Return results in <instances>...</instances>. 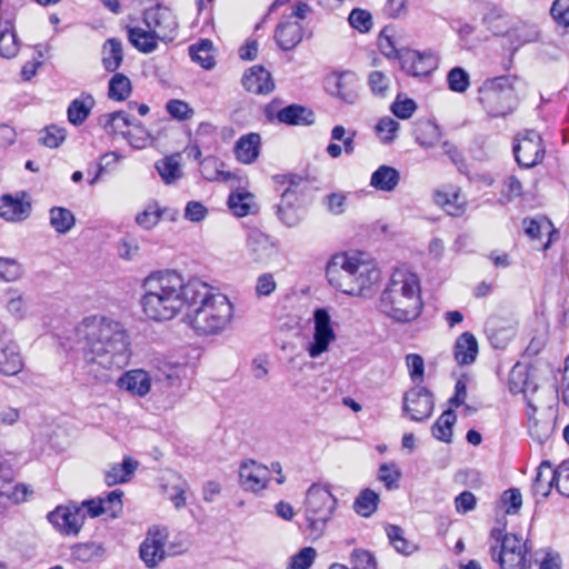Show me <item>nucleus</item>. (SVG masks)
<instances>
[{
  "instance_id": "nucleus-52",
  "label": "nucleus",
  "mask_w": 569,
  "mask_h": 569,
  "mask_svg": "<svg viewBox=\"0 0 569 569\" xmlns=\"http://www.w3.org/2000/svg\"><path fill=\"white\" fill-rule=\"evenodd\" d=\"M390 78L381 71H372L368 76V86L377 97H386L390 89Z\"/></svg>"
},
{
  "instance_id": "nucleus-37",
  "label": "nucleus",
  "mask_w": 569,
  "mask_h": 569,
  "mask_svg": "<svg viewBox=\"0 0 569 569\" xmlns=\"http://www.w3.org/2000/svg\"><path fill=\"white\" fill-rule=\"evenodd\" d=\"M435 201L450 216L458 217L465 212L466 202L458 191H438L435 193Z\"/></svg>"
},
{
  "instance_id": "nucleus-1",
  "label": "nucleus",
  "mask_w": 569,
  "mask_h": 569,
  "mask_svg": "<svg viewBox=\"0 0 569 569\" xmlns=\"http://www.w3.org/2000/svg\"><path fill=\"white\" fill-rule=\"evenodd\" d=\"M83 359L103 369H121L128 365L131 350L124 326L106 316L86 317L77 327Z\"/></svg>"
},
{
  "instance_id": "nucleus-16",
  "label": "nucleus",
  "mask_w": 569,
  "mask_h": 569,
  "mask_svg": "<svg viewBox=\"0 0 569 569\" xmlns=\"http://www.w3.org/2000/svg\"><path fill=\"white\" fill-rule=\"evenodd\" d=\"M358 82L355 72H333L326 79V88L330 94L352 104L358 100Z\"/></svg>"
},
{
  "instance_id": "nucleus-20",
  "label": "nucleus",
  "mask_w": 569,
  "mask_h": 569,
  "mask_svg": "<svg viewBox=\"0 0 569 569\" xmlns=\"http://www.w3.org/2000/svg\"><path fill=\"white\" fill-rule=\"evenodd\" d=\"M247 250L252 261L258 263L268 262L276 253L274 246L269 237L258 230L248 234Z\"/></svg>"
},
{
  "instance_id": "nucleus-35",
  "label": "nucleus",
  "mask_w": 569,
  "mask_h": 569,
  "mask_svg": "<svg viewBox=\"0 0 569 569\" xmlns=\"http://www.w3.org/2000/svg\"><path fill=\"white\" fill-rule=\"evenodd\" d=\"M18 51L19 46L12 22L0 18V56L10 59L13 58Z\"/></svg>"
},
{
  "instance_id": "nucleus-61",
  "label": "nucleus",
  "mask_w": 569,
  "mask_h": 569,
  "mask_svg": "<svg viewBox=\"0 0 569 569\" xmlns=\"http://www.w3.org/2000/svg\"><path fill=\"white\" fill-rule=\"evenodd\" d=\"M31 493L29 488L24 485H16L8 491L0 492V505L11 501L14 505L26 501L28 495Z\"/></svg>"
},
{
  "instance_id": "nucleus-21",
  "label": "nucleus",
  "mask_w": 569,
  "mask_h": 569,
  "mask_svg": "<svg viewBox=\"0 0 569 569\" xmlns=\"http://www.w3.org/2000/svg\"><path fill=\"white\" fill-rule=\"evenodd\" d=\"M242 86L249 92L267 94L274 89L270 72L262 66H253L242 77Z\"/></svg>"
},
{
  "instance_id": "nucleus-62",
  "label": "nucleus",
  "mask_w": 569,
  "mask_h": 569,
  "mask_svg": "<svg viewBox=\"0 0 569 569\" xmlns=\"http://www.w3.org/2000/svg\"><path fill=\"white\" fill-rule=\"evenodd\" d=\"M167 111L178 120H187L193 116V109L182 100L168 101Z\"/></svg>"
},
{
  "instance_id": "nucleus-44",
  "label": "nucleus",
  "mask_w": 569,
  "mask_h": 569,
  "mask_svg": "<svg viewBox=\"0 0 569 569\" xmlns=\"http://www.w3.org/2000/svg\"><path fill=\"white\" fill-rule=\"evenodd\" d=\"M131 92V81L123 73H116L109 81L108 96L111 100L123 101Z\"/></svg>"
},
{
  "instance_id": "nucleus-45",
  "label": "nucleus",
  "mask_w": 569,
  "mask_h": 569,
  "mask_svg": "<svg viewBox=\"0 0 569 569\" xmlns=\"http://www.w3.org/2000/svg\"><path fill=\"white\" fill-rule=\"evenodd\" d=\"M316 117L311 109L299 104L287 106V124L310 126Z\"/></svg>"
},
{
  "instance_id": "nucleus-55",
  "label": "nucleus",
  "mask_w": 569,
  "mask_h": 569,
  "mask_svg": "<svg viewBox=\"0 0 569 569\" xmlns=\"http://www.w3.org/2000/svg\"><path fill=\"white\" fill-rule=\"evenodd\" d=\"M417 110V103L413 99L397 96L391 104L392 113L399 119H409Z\"/></svg>"
},
{
  "instance_id": "nucleus-48",
  "label": "nucleus",
  "mask_w": 569,
  "mask_h": 569,
  "mask_svg": "<svg viewBox=\"0 0 569 569\" xmlns=\"http://www.w3.org/2000/svg\"><path fill=\"white\" fill-rule=\"evenodd\" d=\"M318 552L312 547H305L290 558L287 569H310L315 563Z\"/></svg>"
},
{
  "instance_id": "nucleus-27",
  "label": "nucleus",
  "mask_w": 569,
  "mask_h": 569,
  "mask_svg": "<svg viewBox=\"0 0 569 569\" xmlns=\"http://www.w3.org/2000/svg\"><path fill=\"white\" fill-rule=\"evenodd\" d=\"M400 182V172L390 166L382 164L372 172L370 186L383 192H392Z\"/></svg>"
},
{
  "instance_id": "nucleus-32",
  "label": "nucleus",
  "mask_w": 569,
  "mask_h": 569,
  "mask_svg": "<svg viewBox=\"0 0 569 569\" xmlns=\"http://www.w3.org/2000/svg\"><path fill=\"white\" fill-rule=\"evenodd\" d=\"M156 169L166 184H172L182 177L180 154L174 153L156 162Z\"/></svg>"
},
{
  "instance_id": "nucleus-17",
  "label": "nucleus",
  "mask_w": 569,
  "mask_h": 569,
  "mask_svg": "<svg viewBox=\"0 0 569 569\" xmlns=\"http://www.w3.org/2000/svg\"><path fill=\"white\" fill-rule=\"evenodd\" d=\"M399 61L401 69L413 77L427 76L435 68V60L431 53L411 49H400Z\"/></svg>"
},
{
  "instance_id": "nucleus-31",
  "label": "nucleus",
  "mask_w": 569,
  "mask_h": 569,
  "mask_svg": "<svg viewBox=\"0 0 569 569\" xmlns=\"http://www.w3.org/2000/svg\"><path fill=\"white\" fill-rule=\"evenodd\" d=\"M555 485L557 486L556 469H552L549 461H542L532 485L533 493L547 498Z\"/></svg>"
},
{
  "instance_id": "nucleus-13",
  "label": "nucleus",
  "mask_w": 569,
  "mask_h": 569,
  "mask_svg": "<svg viewBox=\"0 0 569 569\" xmlns=\"http://www.w3.org/2000/svg\"><path fill=\"white\" fill-rule=\"evenodd\" d=\"M143 21L161 41L172 40L178 28L173 12L162 6L146 10Z\"/></svg>"
},
{
  "instance_id": "nucleus-57",
  "label": "nucleus",
  "mask_w": 569,
  "mask_h": 569,
  "mask_svg": "<svg viewBox=\"0 0 569 569\" xmlns=\"http://www.w3.org/2000/svg\"><path fill=\"white\" fill-rule=\"evenodd\" d=\"M351 569H377L376 559L368 550L355 549L350 557Z\"/></svg>"
},
{
  "instance_id": "nucleus-24",
  "label": "nucleus",
  "mask_w": 569,
  "mask_h": 569,
  "mask_svg": "<svg viewBox=\"0 0 569 569\" xmlns=\"http://www.w3.org/2000/svg\"><path fill=\"white\" fill-rule=\"evenodd\" d=\"M31 206L23 202L20 198L11 194H3L0 198V217L7 221L16 222L29 217Z\"/></svg>"
},
{
  "instance_id": "nucleus-4",
  "label": "nucleus",
  "mask_w": 569,
  "mask_h": 569,
  "mask_svg": "<svg viewBox=\"0 0 569 569\" xmlns=\"http://www.w3.org/2000/svg\"><path fill=\"white\" fill-rule=\"evenodd\" d=\"M379 278L377 263L363 252H339L333 254L327 263L329 283L347 295H362Z\"/></svg>"
},
{
  "instance_id": "nucleus-41",
  "label": "nucleus",
  "mask_w": 569,
  "mask_h": 569,
  "mask_svg": "<svg viewBox=\"0 0 569 569\" xmlns=\"http://www.w3.org/2000/svg\"><path fill=\"white\" fill-rule=\"evenodd\" d=\"M76 223L73 213L62 207H53L50 209V226L58 233H67Z\"/></svg>"
},
{
  "instance_id": "nucleus-42",
  "label": "nucleus",
  "mask_w": 569,
  "mask_h": 569,
  "mask_svg": "<svg viewBox=\"0 0 569 569\" xmlns=\"http://www.w3.org/2000/svg\"><path fill=\"white\" fill-rule=\"evenodd\" d=\"M379 495L371 489L360 491L353 502V510L361 517H370L378 507Z\"/></svg>"
},
{
  "instance_id": "nucleus-23",
  "label": "nucleus",
  "mask_w": 569,
  "mask_h": 569,
  "mask_svg": "<svg viewBox=\"0 0 569 569\" xmlns=\"http://www.w3.org/2000/svg\"><path fill=\"white\" fill-rule=\"evenodd\" d=\"M23 360L19 347L13 341L0 345V372L6 376H16L23 369Z\"/></svg>"
},
{
  "instance_id": "nucleus-59",
  "label": "nucleus",
  "mask_w": 569,
  "mask_h": 569,
  "mask_svg": "<svg viewBox=\"0 0 569 569\" xmlns=\"http://www.w3.org/2000/svg\"><path fill=\"white\" fill-rule=\"evenodd\" d=\"M348 20L350 26L360 32H367L372 27L371 14L362 9H353L349 14Z\"/></svg>"
},
{
  "instance_id": "nucleus-2",
  "label": "nucleus",
  "mask_w": 569,
  "mask_h": 569,
  "mask_svg": "<svg viewBox=\"0 0 569 569\" xmlns=\"http://www.w3.org/2000/svg\"><path fill=\"white\" fill-rule=\"evenodd\" d=\"M189 279L174 271L162 270L149 274L142 283L143 313L156 321L173 319L187 308Z\"/></svg>"
},
{
  "instance_id": "nucleus-25",
  "label": "nucleus",
  "mask_w": 569,
  "mask_h": 569,
  "mask_svg": "<svg viewBox=\"0 0 569 569\" xmlns=\"http://www.w3.org/2000/svg\"><path fill=\"white\" fill-rule=\"evenodd\" d=\"M96 106L92 94L82 92L78 98L73 99L67 110L68 120L73 126H81L90 116Z\"/></svg>"
},
{
  "instance_id": "nucleus-12",
  "label": "nucleus",
  "mask_w": 569,
  "mask_h": 569,
  "mask_svg": "<svg viewBox=\"0 0 569 569\" xmlns=\"http://www.w3.org/2000/svg\"><path fill=\"white\" fill-rule=\"evenodd\" d=\"M84 513L77 503L58 506L47 516L48 521L61 533L77 536L84 522Z\"/></svg>"
},
{
  "instance_id": "nucleus-43",
  "label": "nucleus",
  "mask_w": 569,
  "mask_h": 569,
  "mask_svg": "<svg viewBox=\"0 0 569 569\" xmlns=\"http://www.w3.org/2000/svg\"><path fill=\"white\" fill-rule=\"evenodd\" d=\"M529 433L540 445L545 443L553 431V423L550 419H537L536 413L528 412Z\"/></svg>"
},
{
  "instance_id": "nucleus-9",
  "label": "nucleus",
  "mask_w": 569,
  "mask_h": 569,
  "mask_svg": "<svg viewBox=\"0 0 569 569\" xmlns=\"http://www.w3.org/2000/svg\"><path fill=\"white\" fill-rule=\"evenodd\" d=\"M509 389L512 393H523L530 413L551 408L552 390L543 389L530 381L528 372L522 366L516 365L512 368L509 377Z\"/></svg>"
},
{
  "instance_id": "nucleus-19",
  "label": "nucleus",
  "mask_w": 569,
  "mask_h": 569,
  "mask_svg": "<svg viewBox=\"0 0 569 569\" xmlns=\"http://www.w3.org/2000/svg\"><path fill=\"white\" fill-rule=\"evenodd\" d=\"M487 337L496 349H503L513 338L516 330L509 320L491 317L486 323Z\"/></svg>"
},
{
  "instance_id": "nucleus-63",
  "label": "nucleus",
  "mask_w": 569,
  "mask_h": 569,
  "mask_svg": "<svg viewBox=\"0 0 569 569\" xmlns=\"http://www.w3.org/2000/svg\"><path fill=\"white\" fill-rule=\"evenodd\" d=\"M550 13L558 24L569 27V0H555Z\"/></svg>"
},
{
  "instance_id": "nucleus-51",
  "label": "nucleus",
  "mask_w": 569,
  "mask_h": 569,
  "mask_svg": "<svg viewBox=\"0 0 569 569\" xmlns=\"http://www.w3.org/2000/svg\"><path fill=\"white\" fill-rule=\"evenodd\" d=\"M124 138L136 149L144 148L149 139V132L143 124L133 119V124L127 129Z\"/></svg>"
},
{
  "instance_id": "nucleus-28",
  "label": "nucleus",
  "mask_w": 569,
  "mask_h": 569,
  "mask_svg": "<svg viewBox=\"0 0 569 569\" xmlns=\"http://www.w3.org/2000/svg\"><path fill=\"white\" fill-rule=\"evenodd\" d=\"M478 355V341L470 332L460 335L455 345V358L460 366L472 363Z\"/></svg>"
},
{
  "instance_id": "nucleus-6",
  "label": "nucleus",
  "mask_w": 569,
  "mask_h": 569,
  "mask_svg": "<svg viewBox=\"0 0 569 569\" xmlns=\"http://www.w3.org/2000/svg\"><path fill=\"white\" fill-rule=\"evenodd\" d=\"M491 558L498 562L501 569H526L530 565V547L527 540L515 533H505L502 529H492Z\"/></svg>"
},
{
  "instance_id": "nucleus-3",
  "label": "nucleus",
  "mask_w": 569,
  "mask_h": 569,
  "mask_svg": "<svg viewBox=\"0 0 569 569\" xmlns=\"http://www.w3.org/2000/svg\"><path fill=\"white\" fill-rule=\"evenodd\" d=\"M186 318L200 335H217L230 322L232 305L228 298L198 277L189 278Z\"/></svg>"
},
{
  "instance_id": "nucleus-30",
  "label": "nucleus",
  "mask_w": 569,
  "mask_h": 569,
  "mask_svg": "<svg viewBox=\"0 0 569 569\" xmlns=\"http://www.w3.org/2000/svg\"><path fill=\"white\" fill-rule=\"evenodd\" d=\"M99 122L108 134L126 136L127 129L133 124V119L123 110L114 111L100 117Z\"/></svg>"
},
{
  "instance_id": "nucleus-46",
  "label": "nucleus",
  "mask_w": 569,
  "mask_h": 569,
  "mask_svg": "<svg viewBox=\"0 0 569 569\" xmlns=\"http://www.w3.org/2000/svg\"><path fill=\"white\" fill-rule=\"evenodd\" d=\"M386 531L390 543L398 552L410 555L416 550L415 545L405 538L403 530L400 527L390 525L386 528Z\"/></svg>"
},
{
  "instance_id": "nucleus-54",
  "label": "nucleus",
  "mask_w": 569,
  "mask_h": 569,
  "mask_svg": "<svg viewBox=\"0 0 569 569\" xmlns=\"http://www.w3.org/2000/svg\"><path fill=\"white\" fill-rule=\"evenodd\" d=\"M66 139V129L51 124L46 127L40 137V141L43 146L49 148L59 147Z\"/></svg>"
},
{
  "instance_id": "nucleus-29",
  "label": "nucleus",
  "mask_w": 569,
  "mask_h": 569,
  "mask_svg": "<svg viewBox=\"0 0 569 569\" xmlns=\"http://www.w3.org/2000/svg\"><path fill=\"white\" fill-rule=\"evenodd\" d=\"M128 39L130 43L140 52L150 53L158 48L160 38L156 37L152 29L140 27L128 28Z\"/></svg>"
},
{
  "instance_id": "nucleus-39",
  "label": "nucleus",
  "mask_w": 569,
  "mask_h": 569,
  "mask_svg": "<svg viewBox=\"0 0 569 569\" xmlns=\"http://www.w3.org/2000/svg\"><path fill=\"white\" fill-rule=\"evenodd\" d=\"M103 552V547L93 541L74 543L71 547V558L79 562L94 561L102 557Z\"/></svg>"
},
{
  "instance_id": "nucleus-38",
  "label": "nucleus",
  "mask_w": 569,
  "mask_h": 569,
  "mask_svg": "<svg viewBox=\"0 0 569 569\" xmlns=\"http://www.w3.org/2000/svg\"><path fill=\"white\" fill-rule=\"evenodd\" d=\"M456 422V415L451 409L442 412L431 428L432 436L442 442L449 443L452 440V427Z\"/></svg>"
},
{
  "instance_id": "nucleus-7",
  "label": "nucleus",
  "mask_w": 569,
  "mask_h": 569,
  "mask_svg": "<svg viewBox=\"0 0 569 569\" xmlns=\"http://www.w3.org/2000/svg\"><path fill=\"white\" fill-rule=\"evenodd\" d=\"M337 499L330 490L320 485H312L306 495L305 516L309 533L319 538L333 516Z\"/></svg>"
},
{
  "instance_id": "nucleus-56",
  "label": "nucleus",
  "mask_w": 569,
  "mask_h": 569,
  "mask_svg": "<svg viewBox=\"0 0 569 569\" xmlns=\"http://www.w3.org/2000/svg\"><path fill=\"white\" fill-rule=\"evenodd\" d=\"M122 496L123 491L116 489L109 492L106 498H101V501H103L104 512L108 513L111 518L119 517L120 512L122 511Z\"/></svg>"
},
{
  "instance_id": "nucleus-11",
  "label": "nucleus",
  "mask_w": 569,
  "mask_h": 569,
  "mask_svg": "<svg viewBox=\"0 0 569 569\" xmlns=\"http://www.w3.org/2000/svg\"><path fill=\"white\" fill-rule=\"evenodd\" d=\"M168 532L166 528L152 527L140 545L139 555L149 569H154L167 557L166 541Z\"/></svg>"
},
{
  "instance_id": "nucleus-26",
  "label": "nucleus",
  "mask_w": 569,
  "mask_h": 569,
  "mask_svg": "<svg viewBox=\"0 0 569 569\" xmlns=\"http://www.w3.org/2000/svg\"><path fill=\"white\" fill-rule=\"evenodd\" d=\"M260 136L254 132L240 137L234 144L236 158L244 164L253 163L260 153Z\"/></svg>"
},
{
  "instance_id": "nucleus-50",
  "label": "nucleus",
  "mask_w": 569,
  "mask_h": 569,
  "mask_svg": "<svg viewBox=\"0 0 569 569\" xmlns=\"http://www.w3.org/2000/svg\"><path fill=\"white\" fill-rule=\"evenodd\" d=\"M447 81L449 89L458 93L465 92L470 86L469 73L460 67H455L449 71Z\"/></svg>"
},
{
  "instance_id": "nucleus-5",
  "label": "nucleus",
  "mask_w": 569,
  "mask_h": 569,
  "mask_svg": "<svg viewBox=\"0 0 569 569\" xmlns=\"http://www.w3.org/2000/svg\"><path fill=\"white\" fill-rule=\"evenodd\" d=\"M380 309L399 322L415 320L422 309L418 277L407 270H396L381 293Z\"/></svg>"
},
{
  "instance_id": "nucleus-58",
  "label": "nucleus",
  "mask_w": 569,
  "mask_h": 569,
  "mask_svg": "<svg viewBox=\"0 0 569 569\" xmlns=\"http://www.w3.org/2000/svg\"><path fill=\"white\" fill-rule=\"evenodd\" d=\"M399 122L392 118H382L376 126L377 133L382 142L389 143L395 140L399 130Z\"/></svg>"
},
{
  "instance_id": "nucleus-60",
  "label": "nucleus",
  "mask_w": 569,
  "mask_h": 569,
  "mask_svg": "<svg viewBox=\"0 0 569 569\" xmlns=\"http://www.w3.org/2000/svg\"><path fill=\"white\" fill-rule=\"evenodd\" d=\"M21 276L20 264L8 258H0V280L14 281Z\"/></svg>"
},
{
  "instance_id": "nucleus-64",
  "label": "nucleus",
  "mask_w": 569,
  "mask_h": 569,
  "mask_svg": "<svg viewBox=\"0 0 569 569\" xmlns=\"http://www.w3.org/2000/svg\"><path fill=\"white\" fill-rule=\"evenodd\" d=\"M557 490L569 498V460L561 462L556 469Z\"/></svg>"
},
{
  "instance_id": "nucleus-36",
  "label": "nucleus",
  "mask_w": 569,
  "mask_h": 569,
  "mask_svg": "<svg viewBox=\"0 0 569 569\" xmlns=\"http://www.w3.org/2000/svg\"><path fill=\"white\" fill-rule=\"evenodd\" d=\"M138 462L131 458H124L122 463L113 465L104 473V481L108 486L127 482L136 471Z\"/></svg>"
},
{
  "instance_id": "nucleus-34",
  "label": "nucleus",
  "mask_w": 569,
  "mask_h": 569,
  "mask_svg": "<svg viewBox=\"0 0 569 569\" xmlns=\"http://www.w3.org/2000/svg\"><path fill=\"white\" fill-rule=\"evenodd\" d=\"M189 54L192 61L200 64L206 70H211L216 66L213 43L208 39H202L191 44L189 47Z\"/></svg>"
},
{
  "instance_id": "nucleus-53",
  "label": "nucleus",
  "mask_w": 569,
  "mask_h": 569,
  "mask_svg": "<svg viewBox=\"0 0 569 569\" xmlns=\"http://www.w3.org/2000/svg\"><path fill=\"white\" fill-rule=\"evenodd\" d=\"M501 506L508 515H517L522 506V495L519 489L506 490L500 498Z\"/></svg>"
},
{
  "instance_id": "nucleus-8",
  "label": "nucleus",
  "mask_w": 569,
  "mask_h": 569,
  "mask_svg": "<svg viewBox=\"0 0 569 569\" xmlns=\"http://www.w3.org/2000/svg\"><path fill=\"white\" fill-rule=\"evenodd\" d=\"M515 79L502 76L487 80L479 90V101L487 111L495 116H506L515 107Z\"/></svg>"
},
{
  "instance_id": "nucleus-15",
  "label": "nucleus",
  "mask_w": 569,
  "mask_h": 569,
  "mask_svg": "<svg viewBox=\"0 0 569 569\" xmlns=\"http://www.w3.org/2000/svg\"><path fill=\"white\" fill-rule=\"evenodd\" d=\"M315 333L313 342L308 348L309 356L316 358L328 350L329 345L336 339L331 327L330 316L325 309H317L313 315Z\"/></svg>"
},
{
  "instance_id": "nucleus-22",
  "label": "nucleus",
  "mask_w": 569,
  "mask_h": 569,
  "mask_svg": "<svg viewBox=\"0 0 569 569\" xmlns=\"http://www.w3.org/2000/svg\"><path fill=\"white\" fill-rule=\"evenodd\" d=\"M119 388L130 392L132 396L144 397L151 388V377L141 369L130 370L118 379Z\"/></svg>"
},
{
  "instance_id": "nucleus-18",
  "label": "nucleus",
  "mask_w": 569,
  "mask_h": 569,
  "mask_svg": "<svg viewBox=\"0 0 569 569\" xmlns=\"http://www.w3.org/2000/svg\"><path fill=\"white\" fill-rule=\"evenodd\" d=\"M270 471L267 467L253 460L243 462L240 466L239 477L241 486L246 490L258 492L267 487Z\"/></svg>"
},
{
  "instance_id": "nucleus-33",
  "label": "nucleus",
  "mask_w": 569,
  "mask_h": 569,
  "mask_svg": "<svg viewBox=\"0 0 569 569\" xmlns=\"http://www.w3.org/2000/svg\"><path fill=\"white\" fill-rule=\"evenodd\" d=\"M123 61V49L120 40L108 39L102 47V64L108 72H114Z\"/></svg>"
},
{
  "instance_id": "nucleus-10",
  "label": "nucleus",
  "mask_w": 569,
  "mask_h": 569,
  "mask_svg": "<svg viewBox=\"0 0 569 569\" xmlns=\"http://www.w3.org/2000/svg\"><path fill=\"white\" fill-rule=\"evenodd\" d=\"M513 153L519 166L531 168L540 163L545 157L541 137L535 130H526L513 146Z\"/></svg>"
},
{
  "instance_id": "nucleus-40",
  "label": "nucleus",
  "mask_w": 569,
  "mask_h": 569,
  "mask_svg": "<svg viewBox=\"0 0 569 569\" xmlns=\"http://www.w3.org/2000/svg\"><path fill=\"white\" fill-rule=\"evenodd\" d=\"M228 206L237 217H246L252 212L254 196L247 191L232 192L228 198Z\"/></svg>"
},
{
  "instance_id": "nucleus-47",
  "label": "nucleus",
  "mask_w": 569,
  "mask_h": 569,
  "mask_svg": "<svg viewBox=\"0 0 569 569\" xmlns=\"http://www.w3.org/2000/svg\"><path fill=\"white\" fill-rule=\"evenodd\" d=\"M167 210H162L157 203H152L146 207V209L138 213L136 222L143 229L153 228L159 220L163 217Z\"/></svg>"
},
{
  "instance_id": "nucleus-49",
  "label": "nucleus",
  "mask_w": 569,
  "mask_h": 569,
  "mask_svg": "<svg viewBox=\"0 0 569 569\" xmlns=\"http://www.w3.org/2000/svg\"><path fill=\"white\" fill-rule=\"evenodd\" d=\"M378 478L387 489L392 490L399 487L401 471L395 462L383 463L379 468Z\"/></svg>"
},
{
  "instance_id": "nucleus-14",
  "label": "nucleus",
  "mask_w": 569,
  "mask_h": 569,
  "mask_svg": "<svg viewBox=\"0 0 569 569\" xmlns=\"http://www.w3.org/2000/svg\"><path fill=\"white\" fill-rule=\"evenodd\" d=\"M435 401L432 393L425 387H415L403 396V411L413 421H423L432 415Z\"/></svg>"
}]
</instances>
